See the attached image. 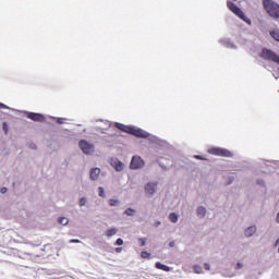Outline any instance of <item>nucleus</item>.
Listing matches in <instances>:
<instances>
[{
    "label": "nucleus",
    "mask_w": 279,
    "mask_h": 279,
    "mask_svg": "<svg viewBox=\"0 0 279 279\" xmlns=\"http://www.w3.org/2000/svg\"><path fill=\"white\" fill-rule=\"evenodd\" d=\"M114 128L117 130H120L121 132H125V134H131V136H135V138H148L150 143H160L157 136H154L149 134V132L134 125H125L120 122L113 123Z\"/></svg>",
    "instance_id": "nucleus-1"
},
{
    "label": "nucleus",
    "mask_w": 279,
    "mask_h": 279,
    "mask_svg": "<svg viewBox=\"0 0 279 279\" xmlns=\"http://www.w3.org/2000/svg\"><path fill=\"white\" fill-rule=\"evenodd\" d=\"M263 7L268 16L275 21H279V3L275 0H263Z\"/></svg>",
    "instance_id": "nucleus-2"
},
{
    "label": "nucleus",
    "mask_w": 279,
    "mask_h": 279,
    "mask_svg": "<svg viewBox=\"0 0 279 279\" xmlns=\"http://www.w3.org/2000/svg\"><path fill=\"white\" fill-rule=\"evenodd\" d=\"M227 7L230 10V12H232L233 14H235V16H238V19H241V21H244V23H246L247 25H252V20H250V17L245 15V12H243V10H241V8L236 5V3L228 0Z\"/></svg>",
    "instance_id": "nucleus-3"
},
{
    "label": "nucleus",
    "mask_w": 279,
    "mask_h": 279,
    "mask_svg": "<svg viewBox=\"0 0 279 279\" xmlns=\"http://www.w3.org/2000/svg\"><path fill=\"white\" fill-rule=\"evenodd\" d=\"M207 154H210V156H218L220 158H232L234 156V154L229 149L218 146L209 147L207 149Z\"/></svg>",
    "instance_id": "nucleus-4"
},
{
    "label": "nucleus",
    "mask_w": 279,
    "mask_h": 279,
    "mask_svg": "<svg viewBox=\"0 0 279 279\" xmlns=\"http://www.w3.org/2000/svg\"><path fill=\"white\" fill-rule=\"evenodd\" d=\"M270 165H275L276 169H279V161L278 160H265V159H259L258 161L255 162V169H257V174L260 173H267L266 169L267 167H270Z\"/></svg>",
    "instance_id": "nucleus-5"
},
{
    "label": "nucleus",
    "mask_w": 279,
    "mask_h": 279,
    "mask_svg": "<svg viewBox=\"0 0 279 279\" xmlns=\"http://www.w3.org/2000/svg\"><path fill=\"white\" fill-rule=\"evenodd\" d=\"M259 58H263V60H268L269 62H276V64H279V56L269 48H263L262 52L259 53Z\"/></svg>",
    "instance_id": "nucleus-6"
},
{
    "label": "nucleus",
    "mask_w": 279,
    "mask_h": 279,
    "mask_svg": "<svg viewBox=\"0 0 279 279\" xmlns=\"http://www.w3.org/2000/svg\"><path fill=\"white\" fill-rule=\"evenodd\" d=\"M20 112L24 114L26 119H29L35 123H45V121H47V118L43 113L32 112V111H20Z\"/></svg>",
    "instance_id": "nucleus-7"
},
{
    "label": "nucleus",
    "mask_w": 279,
    "mask_h": 279,
    "mask_svg": "<svg viewBox=\"0 0 279 279\" xmlns=\"http://www.w3.org/2000/svg\"><path fill=\"white\" fill-rule=\"evenodd\" d=\"M78 147L83 151V154H85L86 156H90V154L95 151V144L89 143L86 140H81L78 142Z\"/></svg>",
    "instance_id": "nucleus-8"
},
{
    "label": "nucleus",
    "mask_w": 279,
    "mask_h": 279,
    "mask_svg": "<svg viewBox=\"0 0 279 279\" xmlns=\"http://www.w3.org/2000/svg\"><path fill=\"white\" fill-rule=\"evenodd\" d=\"M158 191V181L147 182L144 186V192L147 197H154Z\"/></svg>",
    "instance_id": "nucleus-9"
},
{
    "label": "nucleus",
    "mask_w": 279,
    "mask_h": 279,
    "mask_svg": "<svg viewBox=\"0 0 279 279\" xmlns=\"http://www.w3.org/2000/svg\"><path fill=\"white\" fill-rule=\"evenodd\" d=\"M145 167V160L141 158V156H133L130 162V169L132 171H136L138 169H143Z\"/></svg>",
    "instance_id": "nucleus-10"
},
{
    "label": "nucleus",
    "mask_w": 279,
    "mask_h": 279,
    "mask_svg": "<svg viewBox=\"0 0 279 279\" xmlns=\"http://www.w3.org/2000/svg\"><path fill=\"white\" fill-rule=\"evenodd\" d=\"M219 43L222 45V47H226V49H238L236 44H234V41L228 37L219 39Z\"/></svg>",
    "instance_id": "nucleus-11"
},
{
    "label": "nucleus",
    "mask_w": 279,
    "mask_h": 279,
    "mask_svg": "<svg viewBox=\"0 0 279 279\" xmlns=\"http://www.w3.org/2000/svg\"><path fill=\"white\" fill-rule=\"evenodd\" d=\"M110 166L114 168L116 171L121 172L123 169H125V165L117 158L110 159Z\"/></svg>",
    "instance_id": "nucleus-12"
},
{
    "label": "nucleus",
    "mask_w": 279,
    "mask_h": 279,
    "mask_svg": "<svg viewBox=\"0 0 279 279\" xmlns=\"http://www.w3.org/2000/svg\"><path fill=\"white\" fill-rule=\"evenodd\" d=\"M101 174L100 168H92L89 171V180L93 182H97L99 180V175Z\"/></svg>",
    "instance_id": "nucleus-13"
},
{
    "label": "nucleus",
    "mask_w": 279,
    "mask_h": 279,
    "mask_svg": "<svg viewBox=\"0 0 279 279\" xmlns=\"http://www.w3.org/2000/svg\"><path fill=\"white\" fill-rule=\"evenodd\" d=\"M254 234H256V226L247 227L244 231V236H246V239L254 236Z\"/></svg>",
    "instance_id": "nucleus-14"
},
{
    "label": "nucleus",
    "mask_w": 279,
    "mask_h": 279,
    "mask_svg": "<svg viewBox=\"0 0 279 279\" xmlns=\"http://www.w3.org/2000/svg\"><path fill=\"white\" fill-rule=\"evenodd\" d=\"M269 36L276 40V43H279V29L278 28H272L269 31Z\"/></svg>",
    "instance_id": "nucleus-15"
},
{
    "label": "nucleus",
    "mask_w": 279,
    "mask_h": 279,
    "mask_svg": "<svg viewBox=\"0 0 279 279\" xmlns=\"http://www.w3.org/2000/svg\"><path fill=\"white\" fill-rule=\"evenodd\" d=\"M196 215L199 219H204V217H206V207L204 206L197 207Z\"/></svg>",
    "instance_id": "nucleus-16"
},
{
    "label": "nucleus",
    "mask_w": 279,
    "mask_h": 279,
    "mask_svg": "<svg viewBox=\"0 0 279 279\" xmlns=\"http://www.w3.org/2000/svg\"><path fill=\"white\" fill-rule=\"evenodd\" d=\"M155 267H156V269H160L161 271H171V267H169L160 262H157L155 264Z\"/></svg>",
    "instance_id": "nucleus-17"
},
{
    "label": "nucleus",
    "mask_w": 279,
    "mask_h": 279,
    "mask_svg": "<svg viewBox=\"0 0 279 279\" xmlns=\"http://www.w3.org/2000/svg\"><path fill=\"white\" fill-rule=\"evenodd\" d=\"M123 215H126V217H134L136 215V209H133L132 207H128Z\"/></svg>",
    "instance_id": "nucleus-18"
},
{
    "label": "nucleus",
    "mask_w": 279,
    "mask_h": 279,
    "mask_svg": "<svg viewBox=\"0 0 279 279\" xmlns=\"http://www.w3.org/2000/svg\"><path fill=\"white\" fill-rule=\"evenodd\" d=\"M49 119H51V121H57L59 125H63V123L66 121L65 118H56L53 116H50Z\"/></svg>",
    "instance_id": "nucleus-19"
},
{
    "label": "nucleus",
    "mask_w": 279,
    "mask_h": 279,
    "mask_svg": "<svg viewBox=\"0 0 279 279\" xmlns=\"http://www.w3.org/2000/svg\"><path fill=\"white\" fill-rule=\"evenodd\" d=\"M117 232H119V230H117V228H111V229H107L105 234H106V236H114V234H117Z\"/></svg>",
    "instance_id": "nucleus-20"
},
{
    "label": "nucleus",
    "mask_w": 279,
    "mask_h": 279,
    "mask_svg": "<svg viewBox=\"0 0 279 279\" xmlns=\"http://www.w3.org/2000/svg\"><path fill=\"white\" fill-rule=\"evenodd\" d=\"M58 223H60V226H68L69 225V218H66V217H59L58 218Z\"/></svg>",
    "instance_id": "nucleus-21"
},
{
    "label": "nucleus",
    "mask_w": 279,
    "mask_h": 279,
    "mask_svg": "<svg viewBox=\"0 0 279 279\" xmlns=\"http://www.w3.org/2000/svg\"><path fill=\"white\" fill-rule=\"evenodd\" d=\"M88 204V199L86 197H81L78 201L80 208H84Z\"/></svg>",
    "instance_id": "nucleus-22"
},
{
    "label": "nucleus",
    "mask_w": 279,
    "mask_h": 279,
    "mask_svg": "<svg viewBox=\"0 0 279 279\" xmlns=\"http://www.w3.org/2000/svg\"><path fill=\"white\" fill-rule=\"evenodd\" d=\"M169 219H170L171 223H178V215L175 213H171L169 215Z\"/></svg>",
    "instance_id": "nucleus-23"
},
{
    "label": "nucleus",
    "mask_w": 279,
    "mask_h": 279,
    "mask_svg": "<svg viewBox=\"0 0 279 279\" xmlns=\"http://www.w3.org/2000/svg\"><path fill=\"white\" fill-rule=\"evenodd\" d=\"M0 110H12V112H15L16 109L8 107V105L0 102Z\"/></svg>",
    "instance_id": "nucleus-24"
},
{
    "label": "nucleus",
    "mask_w": 279,
    "mask_h": 279,
    "mask_svg": "<svg viewBox=\"0 0 279 279\" xmlns=\"http://www.w3.org/2000/svg\"><path fill=\"white\" fill-rule=\"evenodd\" d=\"M108 203L111 207L119 206V199L110 198Z\"/></svg>",
    "instance_id": "nucleus-25"
},
{
    "label": "nucleus",
    "mask_w": 279,
    "mask_h": 279,
    "mask_svg": "<svg viewBox=\"0 0 279 279\" xmlns=\"http://www.w3.org/2000/svg\"><path fill=\"white\" fill-rule=\"evenodd\" d=\"M98 195L99 197H106V191L104 190V187L101 186L98 187Z\"/></svg>",
    "instance_id": "nucleus-26"
},
{
    "label": "nucleus",
    "mask_w": 279,
    "mask_h": 279,
    "mask_svg": "<svg viewBox=\"0 0 279 279\" xmlns=\"http://www.w3.org/2000/svg\"><path fill=\"white\" fill-rule=\"evenodd\" d=\"M138 243L141 245V247H145V245H147V241L144 238H140Z\"/></svg>",
    "instance_id": "nucleus-27"
},
{
    "label": "nucleus",
    "mask_w": 279,
    "mask_h": 279,
    "mask_svg": "<svg viewBox=\"0 0 279 279\" xmlns=\"http://www.w3.org/2000/svg\"><path fill=\"white\" fill-rule=\"evenodd\" d=\"M141 256H142V258H149V256H151V254L149 252H147V251H143L141 253Z\"/></svg>",
    "instance_id": "nucleus-28"
},
{
    "label": "nucleus",
    "mask_w": 279,
    "mask_h": 279,
    "mask_svg": "<svg viewBox=\"0 0 279 279\" xmlns=\"http://www.w3.org/2000/svg\"><path fill=\"white\" fill-rule=\"evenodd\" d=\"M234 269H235L236 271H239L240 269H243V263L238 262V263L235 264Z\"/></svg>",
    "instance_id": "nucleus-29"
},
{
    "label": "nucleus",
    "mask_w": 279,
    "mask_h": 279,
    "mask_svg": "<svg viewBox=\"0 0 279 279\" xmlns=\"http://www.w3.org/2000/svg\"><path fill=\"white\" fill-rule=\"evenodd\" d=\"M114 245H118V246L123 245V239L118 238V239L116 240V242H114Z\"/></svg>",
    "instance_id": "nucleus-30"
},
{
    "label": "nucleus",
    "mask_w": 279,
    "mask_h": 279,
    "mask_svg": "<svg viewBox=\"0 0 279 279\" xmlns=\"http://www.w3.org/2000/svg\"><path fill=\"white\" fill-rule=\"evenodd\" d=\"M194 272H195V274H202V266L195 265V266H194Z\"/></svg>",
    "instance_id": "nucleus-31"
},
{
    "label": "nucleus",
    "mask_w": 279,
    "mask_h": 279,
    "mask_svg": "<svg viewBox=\"0 0 279 279\" xmlns=\"http://www.w3.org/2000/svg\"><path fill=\"white\" fill-rule=\"evenodd\" d=\"M194 158H195L196 160H208V158H205V157L202 156V155H194Z\"/></svg>",
    "instance_id": "nucleus-32"
},
{
    "label": "nucleus",
    "mask_w": 279,
    "mask_h": 279,
    "mask_svg": "<svg viewBox=\"0 0 279 279\" xmlns=\"http://www.w3.org/2000/svg\"><path fill=\"white\" fill-rule=\"evenodd\" d=\"M256 184H258V186H265V180L257 179Z\"/></svg>",
    "instance_id": "nucleus-33"
},
{
    "label": "nucleus",
    "mask_w": 279,
    "mask_h": 279,
    "mask_svg": "<svg viewBox=\"0 0 279 279\" xmlns=\"http://www.w3.org/2000/svg\"><path fill=\"white\" fill-rule=\"evenodd\" d=\"M0 193L1 195H5V193H8V187H1Z\"/></svg>",
    "instance_id": "nucleus-34"
},
{
    "label": "nucleus",
    "mask_w": 279,
    "mask_h": 279,
    "mask_svg": "<svg viewBox=\"0 0 279 279\" xmlns=\"http://www.w3.org/2000/svg\"><path fill=\"white\" fill-rule=\"evenodd\" d=\"M123 252V247H116V253L121 254Z\"/></svg>",
    "instance_id": "nucleus-35"
},
{
    "label": "nucleus",
    "mask_w": 279,
    "mask_h": 279,
    "mask_svg": "<svg viewBox=\"0 0 279 279\" xmlns=\"http://www.w3.org/2000/svg\"><path fill=\"white\" fill-rule=\"evenodd\" d=\"M70 243H82V241H80L77 239H72V240H70Z\"/></svg>",
    "instance_id": "nucleus-36"
},
{
    "label": "nucleus",
    "mask_w": 279,
    "mask_h": 279,
    "mask_svg": "<svg viewBox=\"0 0 279 279\" xmlns=\"http://www.w3.org/2000/svg\"><path fill=\"white\" fill-rule=\"evenodd\" d=\"M169 247H175V241H170L169 242Z\"/></svg>",
    "instance_id": "nucleus-37"
},
{
    "label": "nucleus",
    "mask_w": 279,
    "mask_h": 279,
    "mask_svg": "<svg viewBox=\"0 0 279 279\" xmlns=\"http://www.w3.org/2000/svg\"><path fill=\"white\" fill-rule=\"evenodd\" d=\"M105 124L108 125V128H111L112 123L109 122L108 120L105 121Z\"/></svg>",
    "instance_id": "nucleus-38"
},
{
    "label": "nucleus",
    "mask_w": 279,
    "mask_h": 279,
    "mask_svg": "<svg viewBox=\"0 0 279 279\" xmlns=\"http://www.w3.org/2000/svg\"><path fill=\"white\" fill-rule=\"evenodd\" d=\"M29 148H31V149H36V144L32 143V144L29 145Z\"/></svg>",
    "instance_id": "nucleus-39"
},
{
    "label": "nucleus",
    "mask_w": 279,
    "mask_h": 279,
    "mask_svg": "<svg viewBox=\"0 0 279 279\" xmlns=\"http://www.w3.org/2000/svg\"><path fill=\"white\" fill-rule=\"evenodd\" d=\"M233 181H234V177H230L229 178V184H232Z\"/></svg>",
    "instance_id": "nucleus-40"
},
{
    "label": "nucleus",
    "mask_w": 279,
    "mask_h": 279,
    "mask_svg": "<svg viewBox=\"0 0 279 279\" xmlns=\"http://www.w3.org/2000/svg\"><path fill=\"white\" fill-rule=\"evenodd\" d=\"M275 247H278V245H279V238L275 241Z\"/></svg>",
    "instance_id": "nucleus-41"
},
{
    "label": "nucleus",
    "mask_w": 279,
    "mask_h": 279,
    "mask_svg": "<svg viewBox=\"0 0 279 279\" xmlns=\"http://www.w3.org/2000/svg\"><path fill=\"white\" fill-rule=\"evenodd\" d=\"M160 223H161L160 221H156L155 222V228H158V226H160Z\"/></svg>",
    "instance_id": "nucleus-42"
},
{
    "label": "nucleus",
    "mask_w": 279,
    "mask_h": 279,
    "mask_svg": "<svg viewBox=\"0 0 279 279\" xmlns=\"http://www.w3.org/2000/svg\"><path fill=\"white\" fill-rule=\"evenodd\" d=\"M205 269H210V265L205 264Z\"/></svg>",
    "instance_id": "nucleus-43"
},
{
    "label": "nucleus",
    "mask_w": 279,
    "mask_h": 279,
    "mask_svg": "<svg viewBox=\"0 0 279 279\" xmlns=\"http://www.w3.org/2000/svg\"><path fill=\"white\" fill-rule=\"evenodd\" d=\"M5 122L3 123V130H4V132H7V128H5Z\"/></svg>",
    "instance_id": "nucleus-44"
},
{
    "label": "nucleus",
    "mask_w": 279,
    "mask_h": 279,
    "mask_svg": "<svg viewBox=\"0 0 279 279\" xmlns=\"http://www.w3.org/2000/svg\"><path fill=\"white\" fill-rule=\"evenodd\" d=\"M108 136H111V137H112V136H114V134H108Z\"/></svg>",
    "instance_id": "nucleus-45"
},
{
    "label": "nucleus",
    "mask_w": 279,
    "mask_h": 279,
    "mask_svg": "<svg viewBox=\"0 0 279 279\" xmlns=\"http://www.w3.org/2000/svg\"><path fill=\"white\" fill-rule=\"evenodd\" d=\"M101 134H106V132L102 131Z\"/></svg>",
    "instance_id": "nucleus-46"
},
{
    "label": "nucleus",
    "mask_w": 279,
    "mask_h": 279,
    "mask_svg": "<svg viewBox=\"0 0 279 279\" xmlns=\"http://www.w3.org/2000/svg\"><path fill=\"white\" fill-rule=\"evenodd\" d=\"M233 1H236V0H233Z\"/></svg>",
    "instance_id": "nucleus-47"
}]
</instances>
